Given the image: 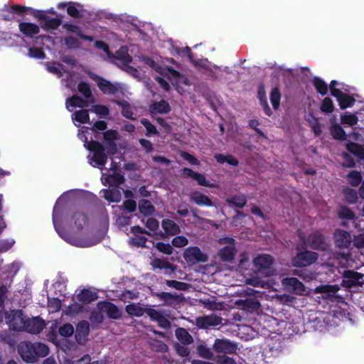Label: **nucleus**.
Returning <instances> with one entry per match:
<instances>
[{
	"label": "nucleus",
	"instance_id": "obj_1",
	"mask_svg": "<svg viewBox=\"0 0 364 364\" xmlns=\"http://www.w3.org/2000/svg\"><path fill=\"white\" fill-rule=\"evenodd\" d=\"M5 321L11 331H22L25 329L27 316L21 310H11L6 313Z\"/></svg>",
	"mask_w": 364,
	"mask_h": 364
},
{
	"label": "nucleus",
	"instance_id": "obj_2",
	"mask_svg": "<svg viewBox=\"0 0 364 364\" xmlns=\"http://www.w3.org/2000/svg\"><path fill=\"white\" fill-rule=\"evenodd\" d=\"M273 264V257L267 254L258 255L253 259V264L257 271L266 277L275 274Z\"/></svg>",
	"mask_w": 364,
	"mask_h": 364
},
{
	"label": "nucleus",
	"instance_id": "obj_3",
	"mask_svg": "<svg viewBox=\"0 0 364 364\" xmlns=\"http://www.w3.org/2000/svg\"><path fill=\"white\" fill-rule=\"evenodd\" d=\"M218 243L223 247L218 252V256L223 262H231L237 253L235 240L230 237L219 239Z\"/></svg>",
	"mask_w": 364,
	"mask_h": 364
},
{
	"label": "nucleus",
	"instance_id": "obj_4",
	"mask_svg": "<svg viewBox=\"0 0 364 364\" xmlns=\"http://www.w3.org/2000/svg\"><path fill=\"white\" fill-rule=\"evenodd\" d=\"M183 258L189 265H194L198 263H204L208 260L207 254L203 252L196 246L188 247L183 252Z\"/></svg>",
	"mask_w": 364,
	"mask_h": 364
},
{
	"label": "nucleus",
	"instance_id": "obj_5",
	"mask_svg": "<svg viewBox=\"0 0 364 364\" xmlns=\"http://www.w3.org/2000/svg\"><path fill=\"white\" fill-rule=\"evenodd\" d=\"M88 149L93 154L92 160L102 171H103V166L107 159L103 146L97 141H92L89 144Z\"/></svg>",
	"mask_w": 364,
	"mask_h": 364
},
{
	"label": "nucleus",
	"instance_id": "obj_6",
	"mask_svg": "<svg viewBox=\"0 0 364 364\" xmlns=\"http://www.w3.org/2000/svg\"><path fill=\"white\" fill-rule=\"evenodd\" d=\"M116 166L111 165L109 170L107 168L103 169L102 173L101 181L104 185H109L110 186H117L119 184L123 183L124 178V176L117 173L115 171Z\"/></svg>",
	"mask_w": 364,
	"mask_h": 364
},
{
	"label": "nucleus",
	"instance_id": "obj_7",
	"mask_svg": "<svg viewBox=\"0 0 364 364\" xmlns=\"http://www.w3.org/2000/svg\"><path fill=\"white\" fill-rule=\"evenodd\" d=\"M299 237L303 245L305 246L309 245L311 247L322 250L327 248V245L325 242L323 237L318 233L312 234L309 236L307 240H306L305 235L303 232H299Z\"/></svg>",
	"mask_w": 364,
	"mask_h": 364
},
{
	"label": "nucleus",
	"instance_id": "obj_8",
	"mask_svg": "<svg viewBox=\"0 0 364 364\" xmlns=\"http://www.w3.org/2000/svg\"><path fill=\"white\" fill-rule=\"evenodd\" d=\"M17 350L22 358L26 363H35L36 354L33 343L28 341H21L17 346Z\"/></svg>",
	"mask_w": 364,
	"mask_h": 364
},
{
	"label": "nucleus",
	"instance_id": "obj_9",
	"mask_svg": "<svg viewBox=\"0 0 364 364\" xmlns=\"http://www.w3.org/2000/svg\"><path fill=\"white\" fill-rule=\"evenodd\" d=\"M318 259V254L314 252L304 251L297 254L292 259L295 267H306L311 264Z\"/></svg>",
	"mask_w": 364,
	"mask_h": 364
},
{
	"label": "nucleus",
	"instance_id": "obj_10",
	"mask_svg": "<svg viewBox=\"0 0 364 364\" xmlns=\"http://www.w3.org/2000/svg\"><path fill=\"white\" fill-rule=\"evenodd\" d=\"M282 284L287 291L298 295L305 294L306 291L304 285L296 277L284 278Z\"/></svg>",
	"mask_w": 364,
	"mask_h": 364
},
{
	"label": "nucleus",
	"instance_id": "obj_11",
	"mask_svg": "<svg viewBox=\"0 0 364 364\" xmlns=\"http://www.w3.org/2000/svg\"><path fill=\"white\" fill-rule=\"evenodd\" d=\"M223 318L215 314L199 316L196 318L195 324L200 328H209L222 324Z\"/></svg>",
	"mask_w": 364,
	"mask_h": 364
},
{
	"label": "nucleus",
	"instance_id": "obj_12",
	"mask_svg": "<svg viewBox=\"0 0 364 364\" xmlns=\"http://www.w3.org/2000/svg\"><path fill=\"white\" fill-rule=\"evenodd\" d=\"M363 275L353 270H346L343 272L342 284L343 287L350 288L363 283Z\"/></svg>",
	"mask_w": 364,
	"mask_h": 364
},
{
	"label": "nucleus",
	"instance_id": "obj_13",
	"mask_svg": "<svg viewBox=\"0 0 364 364\" xmlns=\"http://www.w3.org/2000/svg\"><path fill=\"white\" fill-rule=\"evenodd\" d=\"M90 77L97 81V86L100 90L106 95L115 94L120 90V87L118 84H112L109 81L102 79L95 74H91Z\"/></svg>",
	"mask_w": 364,
	"mask_h": 364
},
{
	"label": "nucleus",
	"instance_id": "obj_14",
	"mask_svg": "<svg viewBox=\"0 0 364 364\" xmlns=\"http://www.w3.org/2000/svg\"><path fill=\"white\" fill-rule=\"evenodd\" d=\"M145 313L152 321H156L161 328L168 329L171 327V322L162 311L148 308Z\"/></svg>",
	"mask_w": 364,
	"mask_h": 364
},
{
	"label": "nucleus",
	"instance_id": "obj_15",
	"mask_svg": "<svg viewBox=\"0 0 364 364\" xmlns=\"http://www.w3.org/2000/svg\"><path fill=\"white\" fill-rule=\"evenodd\" d=\"M213 349L217 353H232L237 350V346L227 339L215 340Z\"/></svg>",
	"mask_w": 364,
	"mask_h": 364
},
{
	"label": "nucleus",
	"instance_id": "obj_16",
	"mask_svg": "<svg viewBox=\"0 0 364 364\" xmlns=\"http://www.w3.org/2000/svg\"><path fill=\"white\" fill-rule=\"evenodd\" d=\"M97 306L101 311L105 313L110 318L117 319L121 317L119 309L112 303L102 301L97 304Z\"/></svg>",
	"mask_w": 364,
	"mask_h": 364
},
{
	"label": "nucleus",
	"instance_id": "obj_17",
	"mask_svg": "<svg viewBox=\"0 0 364 364\" xmlns=\"http://www.w3.org/2000/svg\"><path fill=\"white\" fill-rule=\"evenodd\" d=\"M189 196L191 201L198 206H213V203L210 198L198 191H193L191 192Z\"/></svg>",
	"mask_w": 364,
	"mask_h": 364
},
{
	"label": "nucleus",
	"instance_id": "obj_18",
	"mask_svg": "<svg viewBox=\"0 0 364 364\" xmlns=\"http://www.w3.org/2000/svg\"><path fill=\"white\" fill-rule=\"evenodd\" d=\"M44 327L45 323L39 317H36L32 319L27 318L24 331H26L32 334H37L39 333L44 328Z\"/></svg>",
	"mask_w": 364,
	"mask_h": 364
},
{
	"label": "nucleus",
	"instance_id": "obj_19",
	"mask_svg": "<svg viewBox=\"0 0 364 364\" xmlns=\"http://www.w3.org/2000/svg\"><path fill=\"white\" fill-rule=\"evenodd\" d=\"M235 304L240 309L249 312L255 311L260 306L259 302L255 298L239 299L235 302Z\"/></svg>",
	"mask_w": 364,
	"mask_h": 364
},
{
	"label": "nucleus",
	"instance_id": "obj_20",
	"mask_svg": "<svg viewBox=\"0 0 364 364\" xmlns=\"http://www.w3.org/2000/svg\"><path fill=\"white\" fill-rule=\"evenodd\" d=\"M132 60V58L128 53L127 47H122L116 52L114 63L120 68L122 66H125V65L129 64Z\"/></svg>",
	"mask_w": 364,
	"mask_h": 364
},
{
	"label": "nucleus",
	"instance_id": "obj_21",
	"mask_svg": "<svg viewBox=\"0 0 364 364\" xmlns=\"http://www.w3.org/2000/svg\"><path fill=\"white\" fill-rule=\"evenodd\" d=\"M334 237L336 244L338 247L346 248L353 242L350 235L345 230H336Z\"/></svg>",
	"mask_w": 364,
	"mask_h": 364
},
{
	"label": "nucleus",
	"instance_id": "obj_22",
	"mask_svg": "<svg viewBox=\"0 0 364 364\" xmlns=\"http://www.w3.org/2000/svg\"><path fill=\"white\" fill-rule=\"evenodd\" d=\"M150 264L153 269H165L166 273L168 274L173 273L176 268V266L164 258H155L151 262Z\"/></svg>",
	"mask_w": 364,
	"mask_h": 364
},
{
	"label": "nucleus",
	"instance_id": "obj_23",
	"mask_svg": "<svg viewBox=\"0 0 364 364\" xmlns=\"http://www.w3.org/2000/svg\"><path fill=\"white\" fill-rule=\"evenodd\" d=\"M161 226L165 231V233H161V237L165 235H175L181 232V228L173 220L170 219H164L161 222Z\"/></svg>",
	"mask_w": 364,
	"mask_h": 364
},
{
	"label": "nucleus",
	"instance_id": "obj_24",
	"mask_svg": "<svg viewBox=\"0 0 364 364\" xmlns=\"http://www.w3.org/2000/svg\"><path fill=\"white\" fill-rule=\"evenodd\" d=\"M90 332V325L87 321H82L78 323L76 328L75 337L80 344H82L86 340Z\"/></svg>",
	"mask_w": 364,
	"mask_h": 364
},
{
	"label": "nucleus",
	"instance_id": "obj_25",
	"mask_svg": "<svg viewBox=\"0 0 364 364\" xmlns=\"http://www.w3.org/2000/svg\"><path fill=\"white\" fill-rule=\"evenodd\" d=\"M150 112L154 113L166 114L171 110L169 104L162 100L159 102H154L150 105Z\"/></svg>",
	"mask_w": 364,
	"mask_h": 364
},
{
	"label": "nucleus",
	"instance_id": "obj_26",
	"mask_svg": "<svg viewBox=\"0 0 364 364\" xmlns=\"http://www.w3.org/2000/svg\"><path fill=\"white\" fill-rule=\"evenodd\" d=\"M200 303L210 311H221L225 309L223 302H217L214 299H201Z\"/></svg>",
	"mask_w": 364,
	"mask_h": 364
},
{
	"label": "nucleus",
	"instance_id": "obj_27",
	"mask_svg": "<svg viewBox=\"0 0 364 364\" xmlns=\"http://www.w3.org/2000/svg\"><path fill=\"white\" fill-rule=\"evenodd\" d=\"M19 30L21 33L27 36H33L39 33V27L34 23L21 22L18 25Z\"/></svg>",
	"mask_w": 364,
	"mask_h": 364
},
{
	"label": "nucleus",
	"instance_id": "obj_28",
	"mask_svg": "<svg viewBox=\"0 0 364 364\" xmlns=\"http://www.w3.org/2000/svg\"><path fill=\"white\" fill-rule=\"evenodd\" d=\"M125 311L131 316L140 317L144 315L146 309L139 303H132L126 306Z\"/></svg>",
	"mask_w": 364,
	"mask_h": 364
},
{
	"label": "nucleus",
	"instance_id": "obj_29",
	"mask_svg": "<svg viewBox=\"0 0 364 364\" xmlns=\"http://www.w3.org/2000/svg\"><path fill=\"white\" fill-rule=\"evenodd\" d=\"M175 334L177 339L184 345H188L193 342L192 336L183 328H178Z\"/></svg>",
	"mask_w": 364,
	"mask_h": 364
},
{
	"label": "nucleus",
	"instance_id": "obj_30",
	"mask_svg": "<svg viewBox=\"0 0 364 364\" xmlns=\"http://www.w3.org/2000/svg\"><path fill=\"white\" fill-rule=\"evenodd\" d=\"M101 193H103L104 198L109 202L118 203L122 198L121 192L118 189H105Z\"/></svg>",
	"mask_w": 364,
	"mask_h": 364
},
{
	"label": "nucleus",
	"instance_id": "obj_31",
	"mask_svg": "<svg viewBox=\"0 0 364 364\" xmlns=\"http://www.w3.org/2000/svg\"><path fill=\"white\" fill-rule=\"evenodd\" d=\"M306 120L307 121L309 125L312 129L314 134L316 136H319L321 133V127L317 118H316L312 114L307 115Z\"/></svg>",
	"mask_w": 364,
	"mask_h": 364
},
{
	"label": "nucleus",
	"instance_id": "obj_32",
	"mask_svg": "<svg viewBox=\"0 0 364 364\" xmlns=\"http://www.w3.org/2000/svg\"><path fill=\"white\" fill-rule=\"evenodd\" d=\"M34 350L36 354V362L38 360L39 357H46L49 353V348L47 345L43 343H35Z\"/></svg>",
	"mask_w": 364,
	"mask_h": 364
},
{
	"label": "nucleus",
	"instance_id": "obj_33",
	"mask_svg": "<svg viewBox=\"0 0 364 364\" xmlns=\"http://www.w3.org/2000/svg\"><path fill=\"white\" fill-rule=\"evenodd\" d=\"M139 209L144 215H150L154 213L155 209L151 203L147 200H141L139 203Z\"/></svg>",
	"mask_w": 364,
	"mask_h": 364
},
{
	"label": "nucleus",
	"instance_id": "obj_34",
	"mask_svg": "<svg viewBox=\"0 0 364 364\" xmlns=\"http://www.w3.org/2000/svg\"><path fill=\"white\" fill-rule=\"evenodd\" d=\"M346 149L359 159H364L363 146L355 143H348L346 144Z\"/></svg>",
	"mask_w": 364,
	"mask_h": 364
},
{
	"label": "nucleus",
	"instance_id": "obj_35",
	"mask_svg": "<svg viewBox=\"0 0 364 364\" xmlns=\"http://www.w3.org/2000/svg\"><path fill=\"white\" fill-rule=\"evenodd\" d=\"M156 296L165 302L172 304L174 301H178L181 297L177 294H171L168 292H161L156 294Z\"/></svg>",
	"mask_w": 364,
	"mask_h": 364
},
{
	"label": "nucleus",
	"instance_id": "obj_36",
	"mask_svg": "<svg viewBox=\"0 0 364 364\" xmlns=\"http://www.w3.org/2000/svg\"><path fill=\"white\" fill-rule=\"evenodd\" d=\"M215 159H216L217 162L220 164L226 162L232 166H237L238 165L237 160L232 157L231 155L217 154L215 155Z\"/></svg>",
	"mask_w": 364,
	"mask_h": 364
},
{
	"label": "nucleus",
	"instance_id": "obj_37",
	"mask_svg": "<svg viewBox=\"0 0 364 364\" xmlns=\"http://www.w3.org/2000/svg\"><path fill=\"white\" fill-rule=\"evenodd\" d=\"M331 133L334 139H340L342 141H344L346 139L347 135H346L345 131L343 129V128L341 126H339L338 124H334V125L331 126Z\"/></svg>",
	"mask_w": 364,
	"mask_h": 364
},
{
	"label": "nucleus",
	"instance_id": "obj_38",
	"mask_svg": "<svg viewBox=\"0 0 364 364\" xmlns=\"http://www.w3.org/2000/svg\"><path fill=\"white\" fill-rule=\"evenodd\" d=\"M78 298L80 301H84L85 303H90L97 299V296L96 293L85 289L81 291L80 294H78Z\"/></svg>",
	"mask_w": 364,
	"mask_h": 364
},
{
	"label": "nucleus",
	"instance_id": "obj_39",
	"mask_svg": "<svg viewBox=\"0 0 364 364\" xmlns=\"http://www.w3.org/2000/svg\"><path fill=\"white\" fill-rule=\"evenodd\" d=\"M87 106L86 102L79 96L74 95L70 99L66 100V107L68 109L70 107H84Z\"/></svg>",
	"mask_w": 364,
	"mask_h": 364
},
{
	"label": "nucleus",
	"instance_id": "obj_40",
	"mask_svg": "<svg viewBox=\"0 0 364 364\" xmlns=\"http://www.w3.org/2000/svg\"><path fill=\"white\" fill-rule=\"evenodd\" d=\"M166 284L177 290L186 291L191 287V284L176 280H166Z\"/></svg>",
	"mask_w": 364,
	"mask_h": 364
},
{
	"label": "nucleus",
	"instance_id": "obj_41",
	"mask_svg": "<svg viewBox=\"0 0 364 364\" xmlns=\"http://www.w3.org/2000/svg\"><path fill=\"white\" fill-rule=\"evenodd\" d=\"M340 287L338 285H323L317 287L316 291L318 293H328V297H329L338 291Z\"/></svg>",
	"mask_w": 364,
	"mask_h": 364
},
{
	"label": "nucleus",
	"instance_id": "obj_42",
	"mask_svg": "<svg viewBox=\"0 0 364 364\" xmlns=\"http://www.w3.org/2000/svg\"><path fill=\"white\" fill-rule=\"evenodd\" d=\"M78 90L80 93H82L85 98H87L90 102H93L94 100L92 97V91L90 87V85L85 82H81L78 85Z\"/></svg>",
	"mask_w": 364,
	"mask_h": 364
},
{
	"label": "nucleus",
	"instance_id": "obj_43",
	"mask_svg": "<svg viewBox=\"0 0 364 364\" xmlns=\"http://www.w3.org/2000/svg\"><path fill=\"white\" fill-rule=\"evenodd\" d=\"M197 353L198 355L205 359H211L213 357V353L207 346L200 344L197 346Z\"/></svg>",
	"mask_w": 364,
	"mask_h": 364
},
{
	"label": "nucleus",
	"instance_id": "obj_44",
	"mask_svg": "<svg viewBox=\"0 0 364 364\" xmlns=\"http://www.w3.org/2000/svg\"><path fill=\"white\" fill-rule=\"evenodd\" d=\"M227 203L238 208H243L247 203V198L245 195H239L227 199Z\"/></svg>",
	"mask_w": 364,
	"mask_h": 364
},
{
	"label": "nucleus",
	"instance_id": "obj_45",
	"mask_svg": "<svg viewBox=\"0 0 364 364\" xmlns=\"http://www.w3.org/2000/svg\"><path fill=\"white\" fill-rule=\"evenodd\" d=\"M346 200L349 203H355L358 199L357 192L350 188H343Z\"/></svg>",
	"mask_w": 364,
	"mask_h": 364
},
{
	"label": "nucleus",
	"instance_id": "obj_46",
	"mask_svg": "<svg viewBox=\"0 0 364 364\" xmlns=\"http://www.w3.org/2000/svg\"><path fill=\"white\" fill-rule=\"evenodd\" d=\"M348 183L353 186H358L361 181L360 173L356 171H352L348 174Z\"/></svg>",
	"mask_w": 364,
	"mask_h": 364
},
{
	"label": "nucleus",
	"instance_id": "obj_47",
	"mask_svg": "<svg viewBox=\"0 0 364 364\" xmlns=\"http://www.w3.org/2000/svg\"><path fill=\"white\" fill-rule=\"evenodd\" d=\"M341 120L342 124H348L349 126H353L358 122V119L355 114L348 112L341 117Z\"/></svg>",
	"mask_w": 364,
	"mask_h": 364
},
{
	"label": "nucleus",
	"instance_id": "obj_48",
	"mask_svg": "<svg viewBox=\"0 0 364 364\" xmlns=\"http://www.w3.org/2000/svg\"><path fill=\"white\" fill-rule=\"evenodd\" d=\"M281 94L278 88H274L270 93V101L274 109H277L279 107Z\"/></svg>",
	"mask_w": 364,
	"mask_h": 364
},
{
	"label": "nucleus",
	"instance_id": "obj_49",
	"mask_svg": "<svg viewBox=\"0 0 364 364\" xmlns=\"http://www.w3.org/2000/svg\"><path fill=\"white\" fill-rule=\"evenodd\" d=\"M117 104L122 107V114L130 119H134L131 106L126 102H117Z\"/></svg>",
	"mask_w": 364,
	"mask_h": 364
},
{
	"label": "nucleus",
	"instance_id": "obj_50",
	"mask_svg": "<svg viewBox=\"0 0 364 364\" xmlns=\"http://www.w3.org/2000/svg\"><path fill=\"white\" fill-rule=\"evenodd\" d=\"M75 121L85 124L89 122V114L87 109H80L75 113V117L73 118Z\"/></svg>",
	"mask_w": 364,
	"mask_h": 364
},
{
	"label": "nucleus",
	"instance_id": "obj_51",
	"mask_svg": "<svg viewBox=\"0 0 364 364\" xmlns=\"http://www.w3.org/2000/svg\"><path fill=\"white\" fill-rule=\"evenodd\" d=\"M155 247L159 252L166 255H171L173 251L172 245L168 243L159 242L156 243Z\"/></svg>",
	"mask_w": 364,
	"mask_h": 364
},
{
	"label": "nucleus",
	"instance_id": "obj_52",
	"mask_svg": "<svg viewBox=\"0 0 364 364\" xmlns=\"http://www.w3.org/2000/svg\"><path fill=\"white\" fill-rule=\"evenodd\" d=\"M339 105L341 109H345L348 107H351L353 105L355 102V100L352 98L351 97L343 95L339 100Z\"/></svg>",
	"mask_w": 364,
	"mask_h": 364
},
{
	"label": "nucleus",
	"instance_id": "obj_53",
	"mask_svg": "<svg viewBox=\"0 0 364 364\" xmlns=\"http://www.w3.org/2000/svg\"><path fill=\"white\" fill-rule=\"evenodd\" d=\"M314 84L319 93L323 95L327 93L328 86L326 83H325L322 80L319 78H315L314 80Z\"/></svg>",
	"mask_w": 364,
	"mask_h": 364
},
{
	"label": "nucleus",
	"instance_id": "obj_54",
	"mask_svg": "<svg viewBox=\"0 0 364 364\" xmlns=\"http://www.w3.org/2000/svg\"><path fill=\"white\" fill-rule=\"evenodd\" d=\"M258 95H259L260 103H261L262 106L263 107L264 112L268 116H270L272 114V111H271L269 107L268 106L267 102L266 100L264 92L262 91V90H259Z\"/></svg>",
	"mask_w": 364,
	"mask_h": 364
},
{
	"label": "nucleus",
	"instance_id": "obj_55",
	"mask_svg": "<svg viewBox=\"0 0 364 364\" xmlns=\"http://www.w3.org/2000/svg\"><path fill=\"white\" fill-rule=\"evenodd\" d=\"M58 332L64 337H69L74 333V328L71 324L66 323L59 328Z\"/></svg>",
	"mask_w": 364,
	"mask_h": 364
},
{
	"label": "nucleus",
	"instance_id": "obj_56",
	"mask_svg": "<svg viewBox=\"0 0 364 364\" xmlns=\"http://www.w3.org/2000/svg\"><path fill=\"white\" fill-rule=\"evenodd\" d=\"M321 109L323 112L331 113L333 110V104L331 99L326 97L321 104Z\"/></svg>",
	"mask_w": 364,
	"mask_h": 364
},
{
	"label": "nucleus",
	"instance_id": "obj_57",
	"mask_svg": "<svg viewBox=\"0 0 364 364\" xmlns=\"http://www.w3.org/2000/svg\"><path fill=\"white\" fill-rule=\"evenodd\" d=\"M172 245L176 247H183L188 243V240L184 236H176L171 241Z\"/></svg>",
	"mask_w": 364,
	"mask_h": 364
},
{
	"label": "nucleus",
	"instance_id": "obj_58",
	"mask_svg": "<svg viewBox=\"0 0 364 364\" xmlns=\"http://www.w3.org/2000/svg\"><path fill=\"white\" fill-rule=\"evenodd\" d=\"M145 226L149 230V232L153 233L159 228V223L155 218H148L145 222Z\"/></svg>",
	"mask_w": 364,
	"mask_h": 364
},
{
	"label": "nucleus",
	"instance_id": "obj_59",
	"mask_svg": "<svg viewBox=\"0 0 364 364\" xmlns=\"http://www.w3.org/2000/svg\"><path fill=\"white\" fill-rule=\"evenodd\" d=\"M338 215L341 218H346V219L351 220V219H353L354 218L355 214L348 208L341 207V208L338 210Z\"/></svg>",
	"mask_w": 364,
	"mask_h": 364
},
{
	"label": "nucleus",
	"instance_id": "obj_60",
	"mask_svg": "<svg viewBox=\"0 0 364 364\" xmlns=\"http://www.w3.org/2000/svg\"><path fill=\"white\" fill-rule=\"evenodd\" d=\"M141 124H143L145 127V128L147 131L146 135L158 134V131H157L156 127L154 124H152L148 119H142L141 120Z\"/></svg>",
	"mask_w": 364,
	"mask_h": 364
},
{
	"label": "nucleus",
	"instance_id": "obj_61",
	"mask_svg": "<svg viewBox=\"0 0 364 364\" xmlns=\"http://www.w3.org/2000/svg\"><path fill=\"white\" fill-rule=\"evenodd\" d=\"M66 28H67V30L68 31H70V32H73V33H75L77 36H79L82 39L87 40V41H92L93 40L92 37L82 34L80 31L79 28L77 26H74V25H67Z\"/></svg>",
	"mask_w": 364,
	"mask_h": 364
},
{
	"label": "nucleus",
	"instance_id": "obj_62",
	"mask_svg": "<svg viewBox=\"0 0 364 364\" xmlns=\"http://www.w3.org/2000/svg\"><path fill=\"white\" fill-rule=\"evenodd\" d=\"M195 181L198 182V183L200 186L205 187H213L214 185L208 183L205 179V177L199 173L196 172L193 178Z\"/></svg>",
	"mask_w": 364,
	"mask_h": 364
},
{
	"label": "nucleus",
	"instance_id": "obj_63",
	"mask_svg": "<svg viewBox=\"0 0 364 364\" xmlns=\"http://www.w3.org/2000/svg\"><path fill=\"white\" fill-rule=\"evenodd\" d=\"M104 139L108 142H114L119 139L118 133L115 130H108L104 133Z\"/></svg>",
	"mask_w": 364,
	"mask_h": 364
},
{
	"label": "nucleus",
	"instance_id": "obj_64",
	"mask_svg": "<svg viewBox=\"0 0 364 364\" xmlns=\"http://www.w3.org/2000/svg\"><path fill=\"white\" fill-rule=\"evenodd\" d=\"M152 341L153 343H151V345L156 351L166 352L168 350V346L164 342L158 340H153Z\"/></svg>",
	"mask_w": 364,
	"mask_h": 364
}]
</instances>
